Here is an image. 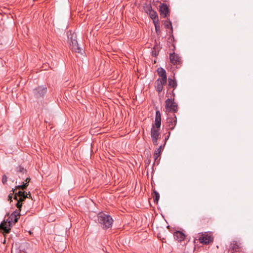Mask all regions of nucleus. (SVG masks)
<instances>
[{"label": "nucleus", "instance_id": "obj_1", "mask_svg": "<svg viewBox=\"0 0 253 253\" xmlns=\"http://www.w3.org/2000/svg\"><path fill=\"white\" fill-rule=\"evenodd\" d=\"M20 216V212L18 211H15L11 215L6 219L4 220L0 224V230L3 234H8L11 230V226L12 224L17 222Z\"/></svg>", "mask_w": 253, "mask_h": 253}, {"label": "nucleus", "instance_id": "obj_2", "mask_svg": "<svg viewBox=\"0 0 253 253\" xmlns=\"http://www.w3.org/2000/svg\"><path fill=\"white\" fill-rule=\"evenodd\" d=\"M97 220L102 226L103 229H108L112 227L113 219L112 217L103 212H100L97 215Z\"/></svg>", "mask_w": 253, "mask_h": 253}, {"label": "nucleus", "instance_id": "obj_3", "mask_svg": "<svg viewBox=\"0 0 253 253\" xmlns=\"http://www.w3.org/2000/svg\"><path fill=\"white\" fill-rule=\"evenodd\" d=\"M166 112H173L175 113L178 110V106L176 103L174 101V99H167L166 101Z\"/></svg>", "mask_w": 253, "mask_h": 253}, {"label": "nucleus", "instance_id": "obj_4", "mask_svg": "<svg viewBox=\"0 0 253 253\" xmlns=\"http://www.w3.org/2000/svg\"><path fill=\"white\" fill-rule=\"evenodd\" d=\"M68 42L72 49L77 53H82V49L79 46L78 42L75 39V37L73 35H71L70 38H68Z\"/></svg>", "mask_w": 253, "mask_h": 253}, {"label": "nucleus", "instance_id": "obj_5", "mask_svg": "<svg viewBox=\"0 0 253 253\" xmlns=\"http://www.w3.org/2000/svg\"><path fill=\"white\" fill-rule=\"evenodd\" d=\"M160 129L155 128L154 126H152L150 134L152 141L155 146L158 145V140L160 138Z\"/></svg>", "mask_w": 253, "mask_h": 253}, {"label": "nucleus", "instance_id": "obj_6", "mask_svg": "<svg viewBox=\"0 0 253 253\" xmlns=\"http://www.w3.org/2000/svg\"><path fill=\"white\" fill-rule=\"evenodd\" d=\"M169 60L171 64L176 65L177 68L181 66L182 62L181 58L178 54H175L174 52L169 54Z\"/></svg>", "mask_w": 253, "mask_h": 253}, {"label": "nucleus", "instance_id": "obj_7", "mask_svg": "<svg viewBox=\"0 0 253 253\" xmlns=\"http://www.w3.org/2000/svg\"><path fill=\"white\" fill-rule=\"evenodd\" d=\"M177 122L176 117L175 114H173L172 116L169 117L167 120V126L169 129L172 130L176 126Z\"/></svg>", "mask_w": 253, "mask_h": 253}, {"label": "nucleus", "instance_id": "obj_8", "mask_svg": "<svg viewBox=\"0 0 253 253\" xmlns=\"http://www.w3.org/2000/svg\"><path fill=\"white\" fill-rule=\"evenodd\" d=\"M47 92V88L43 86H39L34 89V93L37 98L42 97Z\"/></svg>", "mask_w": 253, "mask_h": 253}, {"label": "nucleus", "instance_id": "obj_9", "mask_svg": "<svg viewBox=\"0 0 253 253\" xmlns=\"http://www.w3.org/2000/svg\"><path fill=\"white\" fill-rule=\"evenodd\" d=\"M199 241L201 243L208 244L213 241V238L209 234H203L199 238Z\"/></svg>", "mask_w": 253, "mask_h": 253}, {"label": "nucleus", "instance_id": "obj_10", "mask_svg": "<svg viewBox=\"0 0 253 253\" xmlns=\"http://www.w3.org/2000/svg\"><path fill=\"white\" fill-rule=\"evenodd\" d=\"M160 11L161 16L164 18L167 17L169 11L167 4L162 3L160 5Z\"/></svg>", "mask_w": 253, "mask_h": 253}, {"label": "nucleus", "instance_id": "obj_11", "mask_svg": "<svg viewBox=\"0 0 253 253\" xmlns=\"http://www.w3.org/2000/svg\"><path fill=\"white\" fill-rule=\"evenodd\" d=\"M161 125V115L159 110L156 111V116L155 119V123L152 126H154L155 128L160 129Z\"/></svg>", "mask_w": 253, "mask_h": 253}, {"label": "nucleus", "instance_id": "obj_12", "mask_svg": "<svg viewBox=\"0 0 253 253\" xmlns=\"http://www.w3.org/2000/svg\"><path fill=\"white\" fill-rule=\"evenodd\" d=\"M158 75L161 77L160 80H162L163 83H167V73L166 71L162 68H159L157 70Z\"/></svg>", "mask_w": 253, "mask_h": 253}, {"label": "nucleus", "instance_id": "obj_13", "mask_svg": "<svg viewBox=\"0 0 253 253\" xmlns=\"http://www.w3.org/2000/svg\"><path fill=\"white\" fill-rule=\"evenodd\" d=\"M166 83H163L162 80L160 79H158L155 83V86L156 88V90L159 92H161L163 89V85L165 84Z\"/></svg>", "mask_w": 253, "mask_h": 253}, {"label": "nucleus", "instance_id": "obj_14", "mask_svg": "<svg viewBox=\"0 0 253 253\" xmlns=\"http://www.w3.org/2000/svg\"><path fill=\"white\" fill-rule=\"evenodd\" d=\"M174 238L178 242L183 241L185 238V234L181 231H177L173 234Z\"/></svg>", "mask_w": 253, "mask_h": 253}, {"label": "nucleus", "instance_id": "obj_15", "mask_svg": "<svg viewBox=\"0 0 253 253\" xmlns=\"http://www.w3.org/2000/svg\"><path fill=\"white\" fill-rule=\"evenodd\" d=\"M17 171L18 172V176L20 179L24 180L26 178L25 175H26L27 172L26 169L21 167H19L17 168Z\"/></svg>", "mask_w": 253, "mask_h": 253}, {"label": "nucleus", "instance_id": "obj_16", "mask_svg": "<svg viewBox=\"0 0 253 253\" xmlns=\"http://www.w3.org/2000/svg\"><path fill=\"white\" fill-rule=\"evenodd\" d=\"M151 18L153 20V22L155 21H159L158 15L157 12L155 10H153L150 12V13L149 14Z\"/></svg>", "mask_w": 253, "mask_h": 253}, {"label": "nucleus", "instance_id": "obj_17", "mask_svg": "<svg viewBox=\"0 0 253 253\" xmlns=\"http://www.w3.org/2000/svg\"><path fill=\"white\" fill-rule=\"evenodd\" d=\"M17 195L21 201H24L27 198H28V196L25 195V192L24 191H19L17 193Z\"/></svg>", "mask_w": 253, "mask_h": 253}, {"label": "nucleus", "instance_id": "obj_18", "mask_svg": "<svg viewBox=\"0 0 253 253\" xmlns=\"http://www.w3.org/2000/svg\"><path fill=\"white\" fill-rule=\"evenodd\" d=\"M169 86L175 89L177 86V83L175 80L170 78L168 79Z\"/></svg>", "mask_w": 253, "mask_h": 253}, {"label": "nucleus", "instance_id": "obj_19", "mask_svg": "<svg viewBox=\"0 0 253 253\" xmlns=\"http://www.w3.org/2000/svg\"><path fill=\"white\" fill-rule=\"evenodd\" d=\"M153 23H154V24L155 27V30H156V33L157 34H158L159 33H160L161 29H160V27L159 25V21H155V22H154Z\"/></svg>", "mask_w": 253, "mask_h": 253}, {"label": "nucleus", "instance_id": "obj_20", "mask_svg": "<svg viewBox=\"0 0 253 253\" xmlns=\"http://www.w3.org/2000/svg\"><path fill=\"white\" fill-rule=\"evenodd\" d=\"M154 202L158 203V200L160 198V195H159V193L155 190L154 191Z\"/></svg>", "mask_w": 253, "mask_h": 253}, {"label": "nucleus", "instance_id": "obj_21", "mask_svg": "<svg viewBox=\"0 0 253 253\" xmlns=\"http://www.w3.org/2000/svg\"><path fill=\"white\" fill-rule=\"evenodd\" d=\"M167 139H168V138H165V142H166ZM165 144H166V142H165L164 146H163L162 145H161L157 150H156L155 151L154 153H157V154L160 155L161 154V152H162V150L163 147L165 146Z\"/></svg>", "mask_w": 253, "mask_h": 253}, {"label": "nucleus", "instance_id": "obj_22", "mask_svg": "<svg viewBox=\"0 0 253 253\" xmlns=\"http://www.w3.org/2000/svg\"><path fill=\"white\" fill-rule=\"evenodd\" d=\"M165 26L167 28H170L171 32H172V26L171 22L169 21H166Z\"/></svg>", "mask_w": 253, "mask_h": 253}, {"label": "nucleus", "instance_id": "obj_23", "mask_svg": "<svg viewBox=\"0 0 253 253\" xmlns=\"http://www.w3.org/2000/svg\"><path fill=\"white\" fill-rule=\"evenodd\" d=\"M27 186L25 184L24 182H22V184L20 185H18L15 186V189H21L22 190H24L27 188Z\"/></svg>", "mask_w": 253, "mask_h": 253}, {"label": "nucleus", "instance_id": "obj_24", "mask_svg": "<svg viewBox=\"0 0 253 253\" xmlns=\"http://www.w3.org/2000/svg\"><path fill=\"white\" fill-rule=\"evenodd\" d=\"M153 10V9H152L151 6L148 5L145 7V11L148 14H150V12Z\"/></svg>", "mask_w": 253, "mask_h": 253}, {"label": "nucleus", "instance_id": "obj_25", "mask_svg": "<svg viewBox=\"0 0 253 253\" xmlns=\"http://www.w3.org/2000/svg\"><path fill=\"white\" fill-rule=\"evenodd\" d=\"M159 54V51L156 50V47L154 46L152 51V54L153 56L156 57Z\"/></svg>", "mask_w": 253, "mask_h": 253}, {"label": "nucleus", "instance_id": "obj_26", "mask_svg": "<svg viewBox=\"0 0 253 253\" xmlns=\"http://www.w3.org/2000/svg\"><path fill=\"white\" fill-rule=\"evenodd\" d=\"M23 201H21L20 199H19L18 202H17L16 204V206L17 207V208L18 209H19V210H18L19 212H20V211L21 210V208L22 207V202H23Z\"/></svg>", "mask_w": 253, "mask_h": 253}, {"label": "nucleus", "instance_id": "obj_27", "mask_svg": "<svg viewBox=\"0 0 253 253\" xmlns=\"http://www.w3.org/2000/svg\"><path fill=\"white\" fill-rule=\"evenodd\" d=\"M30 180H31V178L29 177H27L25 178V182H24V183H25V184H26V185L27 186H28L29 183L30 182Z\"/></svg>", "mask_w": 253, "mask_h": 253}, {"label": "nucleus", "instance_id": "obj_28", "mask_svg": "<svg viewBox=\"0 0 253 253\" xmlns=\"http://www.w3.org/2000/svg\"><path fill=\"white\" fill-rule=\"evenodd\" d=\"M7 177L5 175H4L2 176V182L3 184L5 183L7 181Z\"/></svg>", "mask_w": 253, "mask_h": 253}, {"label": "nucleus", "instance_id": "obj_29", "mask_svg": "<svg viewBox=\"0 0 253 253\" xmlns=\"http://www.w3.org/2000/svg\"><path fill=\"white\" fill-rule=\"evenodd\" d=\"M160 156V155L157 154V153H154L153 157H154L155 161H156V160L158 159V158H159V157Z\"/></svg>", "mask_w": 253, "mask_h": 253}, {"label": "nucleus", "instance_id": "obj_30", "mask_svg": "<svg viewBox=\"0 0 253 253\" xmlns=\"http://www.w3.org/2000/svg\"><path fill=\"white\" fill-rule=\"evenodd\" d=\"M18 196L17 195V192H16L15 193V195H14V199H15V200H16L17 202L19 200V198H18Z\"/></svg>", "mask_w": 253, "mask_h": 253}, {"label": "nucleus", "instance_id": "obj_31", "mask_svg": "<svg viewBox=\"0 0 253 253\" xmlns=\"http://www.w3.org/2000/svg\"><path fill=\"white\" fill-rule=\"evenodd\" d=\"M12 194H9V195H8V200L9 201H12Z\"/></svg>", "mask_w": 253, "mask_h": 253}, {"label": "nucleus", "instance_id": "obj_32", "mask_svg": "<svg viewBox=\"0 0 253 253\" xmlns=\"http://www.w3.org/2000/svg\"><path fill=\"white\" fill-rule=\"evenodd\" d=\"M25 195H27V196H28V195H29V197H28V198L31 197V194L30 192H29L28 193H25Z\"/></svg>", "mask_w": 253, "mask_h": 253}, {"label": "nucleus", "instance_id": "obj_33", "mask_svg": "<svg viewBox=\"0 0 253 253\" xmlns=\"http://www.w3.org/2000/svg\"><path fill=\"white\" fill-rule=\"evenodd\" d=\"M29 232V233H30V234H31V231H30Z\"/></svg>", "mask_w": 253, "mask_h": 253}, {"label": "nucleus", "instance_id": "obj_34", "mask_svg": "<svg viewBox=\"0 0 253 253\" xmlns=\"http://www.w3.org/2000/svg\"><path fill=\"white\" fill-rule=\"evenodd\" d=\"M12 191H13V193H14V190H13Z\"/></svg>", "mask_w": 253, "mask_h": 253}]
</instances>
